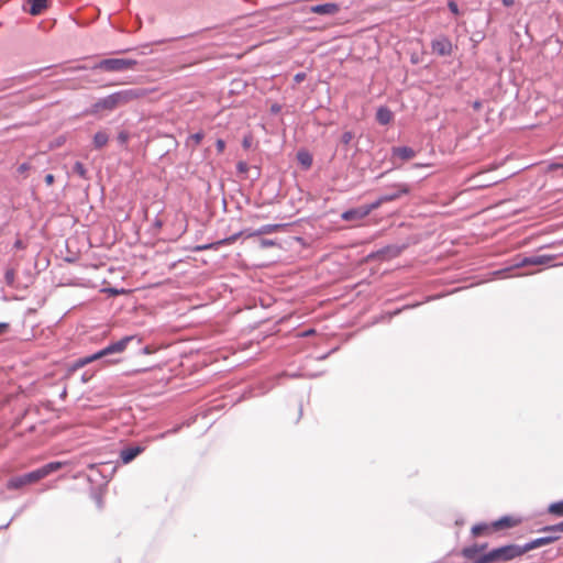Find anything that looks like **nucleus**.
I'll return each mask as SVG.
<instances>
[{
    "label": "nucleus",
    "instance_id": "f257e3e1",
    "mask_svg": "<svg viewBox=\"0 0 563 563\" xmlns=\"http://www.w3.org/2000/svg\"><path fill=\"white\" fill-rule=\"evenodd\" d=\"M153 89L133 88L112 93L92 106L91 113H101L103 111H112L118 107L146 96Z\"/></svg>",
    "mask_w": 563,
    "mask_h": 563
},
{
    "label": "nucleus",
    "instance_id": "f03ea898",
    "mask_svg": "<svg viewBox=\"0 0 563 563\" xmlns=\"http://www.w3.org/2000/svg\"><path fill=\"white\" fill-rule=\"evenodd\" d=\"M67 465V462H51L45 464L44 466L32 471L27 474L12 477L8 481L7 487L9 489H19L25 485L34 484L44 477L48 476L49 474L60 470L63 466Z\"/></svg>",
    "mask_w": 563,
    "mask_h": 563
},
{
    "label": "nucleus",
    "instance_id": "7ed1b4c3",
    "mask_svg": "<svg viewBox=\"0 0 563 563\" xmlns=\"http://www.w3.org/2000/svg\"><path fill=\"white\" fill-rule=\"evenodd\" d=\"M135 66V62L130 58H107L101 60L87 59L82 65L74 67V70H121Z\"/></svg>",
    "mask_w": 563,
    "mask_h": 563
},
{
    "label": "nucleus",
    "instance_id": "20e7f679",
    "mask_svg": "<svg viewBox=\"0 0 563 563\" xmlns=\"http://www.w3.org/2000/svg\"><path fill=\"white\" fill-rule=\"evenodd\" d=\"M523 555L522 548L517 544H508L489 551L476 559L474 563L507 562Z\"/></svg>",
    "mask_w": 563,
    "mask_h": 563
},
{
    "label": "nucleus",
    "instance_id": "39448f33",
    "mask_svg": "<svg viewBox=\"0 0 563 563\" xmlns=\"http://www.w3.org/2000/svg\"><path fill=\"white\" fill-rule=\"evenodd\" d=\"M132 340V336H125L121 340H119L115 343H112L104 347L103 350L86 357H81L77 360L69 368H68V375L73 374L78 368H81L86 366L87 364L97 361L106 355L112 354V353H121L126 349L128 343Z\"/></svg>",
    "mask_w": 563,
    "mask_h": 563
},
{
    "label": "nucleus",
    "instance_id": "423d86ee",
    "mask_svg": "<svg viewBox=\"0 0 563 563\" xmlns=\"http://www.w3.org/2000/svg\"><path fill=\"white\" fill-rule=\"evenodd\" d=\"M431 48L439 56H448L451 55L453 45L446 36L440 35L432 41Z\"/></svg>",
    "mask_w": 563,
    "mask_h": 563
},
{
    "label": "nucleus",
    "instance_id": "0eeeda50",
    "mask_svg": "<svg viewBox=\"0 0 563 563\" xmlns=\"http://www.w3.org/2000/svg\"><path fill=\"white\" fill-rule=\"evenodd\" d=\"M520 519L511 517V516H505L492 523V528L494 531L504 530V529H510L520 523Z\"/></svg>",
    "mask_w": 563,
    "mask_h": 563
},
{
    "label": "nucleus",
    "instance_id": "6e6552de",
    "mask_svg": "<svg viewBox=\"0 0 563 563\" xmlns=\"http://www.w3.org/2000/svg\"><path fill=\"white\" fill-rule=\"evenodd\" d=\"M339 10L340 8L335 3L317 4L310 8V12L321 15H333L336 14Z\"/></svg>",
    "mask_w": 563,
    "mask_h": 563
},
{
    "label": "nucleus",
    "instance_id": "1a4fd4ad",
    "mask_svg": "<svg viewBox=\"0 0 563 563\" xmlns=\"http://www.w3.org/2000/svg\"><path fill=\"white\" fill-rule=\"evenodd\" d=\"M558 539H559V537H542V538L534 539L531 542L521 547L522 552L525 554L533 549L550 544V543L556 541Z\"/></svg>",
    "mask_w": 563,
    "mask_h": 563
},
{
    "label": "nucleus",
    "instance_id": "9d476101",
    "mask_svg": "<svg viewBox=\"0 0 563 563\" xmlns=\"http://www.w3.org/2000/svg\"><path fill=\"white\" fill-rule=\"evenodd\" d=\"M367 217V210L364 206L346 210L342 213L341 218L345 221H358Z\"/></svg>",
    "mask_w": 563,
    "mask_h": 563
},
{
    "label": "nucleus",
    "instance_id": "9b49d317",
    "mask_svg": "<svg viewBox=\"0 0 563 563\" xmlns=\"http://www.w3.org/2000/svg\"><path fill=\"white\" fill-rule=\"evenodd\" d=\"M144 451L142 446H129L121 451L120 459L124 464L132 462L139 454Z\"/></svg>",
    "mask_w": 563,
    "mask_h": 563
},
{
    "label": "nucleus",
    "instance_id": "f8f14e48",
    "mask_svg": "<svg viewBox=\"0 0 563 563\" xmlns=\"http://www.w3.org/2000/svg\"><path fill=\"white\" fill-rule=\"evenodd\" d=\"M486 548H487V544H483V545L474 544L471 547H466L462 550V555L466 559L474 560V562H475L476 559L481 556L478 554L481 552H483Z\"/></svg>",
    "mask_w": 563,
    "mask_h": 563
},
{
    "label": "nucleus",
    "instance_id": "ddd939ff",
    "mask_svg": "<svg viewBox=\"0 0 563 563\" xmlns=\"http://www.w3.org/2000/svg\"><path fill=\"white\" fill-rule=\"evenodd\" d=\"M27 12L32 15H40L47 8V0H27Z\"/></svg>",
    "mask_w": 563,
    "mask_h": 563
},
{
    "label": "nucleus",
    "instance_id": "4468645a",
    "mask_svg": "<svg viewBox=\"0 0 563 563\" xmlns=\"http://www.w3.org/2000/svg\"><path fill=\"white\" fill-rule=\"evenodd\" d=\"M393 154L404 161H409L416 156V152L408 146L394 147Z\"/></svg>",
    "mask_w": 563,
    "mask_h": 563
},
{
    "label": "nucleus",
    "instance_id": "2eb2a0df",
    "mask_svg": "<svg viewBox=\"0 0 563 563\" xmlns=\"http://www.w3.org/2000/svg\"><path fill=\"white\" fill-rule=\"evenodd\" d=\"M394 119V114L393 112L386 108V107H380L378 110H377V113H376V120L383 124V125H386L388 123H390Z\"/></svg>",
    "mask_w": 563,
    "mask_h": 563
},
{
    "label": "nucleus",
    "instance_id": "dca6fc26",
    "mask_svg": "<svg viewBox=\"0 0 563 563\" xmlns=\"http://www.w3.org/2000/svg\"><path fill=\"white\" fill-rule=\"evenodd\" d=\"M283 228H284V224H265V225L261 227L258 230H256L252 233H249L247 236L271 234V233L279 231Z\"/></svg>",
    "mask_w": 563,
    "mask_h": 563
},
{
    "label": "nucleus",
    "instance_id": "f3484780",
    "mask_svg": "<svg viewBox=\"0 0 563 563\" xmlns=\"http://www.w3.org/2000/svg\"><path fill=\"white\" fill-rule=\"evenodd\" d=\"M395 200V196H380L376 201L371 205L364 206L365 210H367V216L378 209L383 203L390 202Z\"/></svg>",
    "mask_w": 563,
    "mask_h": 563
},
{
    "label": "nucleus",
    "instance_id": "a211bd4d",
    "mask_svg": "<svg viewBox=\"0 0 563 563\" xmlns=\"http://www.w3.org/2000/svg\"><path fill=\"white\" fill-rule=\"evenodd\" d=\"M393 188H395L396 191L390 192L387 196H395V200L400 198L402 195L409 194L411 190V188L408 184H396V185H393Z\"/></svg>",
    "mask_w": 563,
    "mask_h": 563
},
{
    "label": "nucleus",
    "instance_id": "6ab92c4d",
    "mask_svg": "<svg viewBox=\"0 0 563 563\" xmlns=\"http://www.w3.org/2000/svg\"><path fill=\"white\" fill-rule=\"evenodd\" d=\"M109 141V135L104 131H99L93 136V145L96 148L103 147Z\"/></svg>",
    "mask_w": 563,
    "mask_h": 563
},
{
    "label": "nucleus",
    "instance_id": "aec40b11",
    "mask_svg": "<svg viewBox=\"0 0 563 563\" xmlns=\"http://www.w3.org/2000/svg\"><path fill=\"white\" fill-rule=\"evenodd\" d=\"M492 531H494V529L492 528V525H486V523L476 525L472 528V533L475 537H478L482 534H488Z\"/></svg>",
    "mask_w": 563,
    "mask_h": 563
},
{
    "label": "nucleus",
    "instance_id": "412c9836",
    "mask_svg": "<svg viewBox=\"0 0 563 563\" xmlns=\"http://www.w3.org/2000/svg\"><path fill=\"white\" fill-rule=\"evenodd\" d=\"M554 260V255H534L531 256L530 263L532 265H547L550 264Z\"/></svg>",
    "mask_w": 563,
    "mask_h": 563
},
{
    "label": "nucleus",
    "instance_id": "4be33fe9",
    "mask_svg": "<svg viewBox=\"0 0 563 563\" xmlns=\"http://www.w3.org/2000/svg\"><path fill=\"white\" fill-rule=\"evenodd\" d=\"M297 158L305 168H309L312 164V157L307 152H299L297 154Z\"/></svg>",
    "mask_w": 563,
    "mask_h": 563
},
{
    "label": "nucleus",
    "instance_id": "5701e85b",
    "mask_svg": "<svg viewBox=\"0 0 563 563\" xmlns=\"http://www.w3.org/2000/svg\"><path fill=\"white\" fill-rule=\"evenodd\" d=\"M203 133L202 132H198V133H195L192 135H190L186 142V145L187 146H192V147H196L197 145L200 144V142L202 141L203 139Z\"/></svg>",
    "mask_w": 563,
    "mask_h": 563
},
{
    "label": "nucleus",
    "instance_id": "b1692460",
    "mask_svg": "<svg viewBox=\"0 0 563 563\" xmlns=\"http://www.w3.org/2000/svg\"><path fill=\"white\" fill-rule=\"evenodd\" d=\"M549 512L559 517H563V500L551 504L549 507Z\"/></svg>",
    "mask_w": 563,
    "mask_h": 563
},
{
    "label": "nucleus",
    "instance_id": "393cba45",
    "mask_svg": "<svg viewBox=\"0 0 563 563\" xmlns=\"http://www.w3.org/2000/svg\"><path fill=\"white\" fill-rule=\"evenodd\" d=\"M74 172L79 175L81 178H87V169L82 163L76 162L74 165Z\"/></svg>",
    "mask_w": 563,
    "mask_h": 563
},
{
    "label": "nucleus",
    "instance_id": "a878e982",
    "mask_svg": "<svg viewBox=\"0 0 563 563\" xmlns=\"http://www.w3.org/2000/svg\"><path fill=\"white\" fill-rule=\"evenodd\" d=\"M4 279L9 286H13L15 282V271L13 268H8L4 274Z\"/></svg>",
    "mask_w": 563,
    "mask_h": 563
},
{
    "label": "nucleus",
    "instance_id": "bb28decb",
    "mask_svg": "<svg viewBox=\"0 0 563 563\" xmlns=\"http://www.w3.org/2000/svg\"><path fill=\"white\" fill-rule=\"evenodd\" d=\"M544 532H563V521L554 525L543 528Z\"/></svg>",
    "mask_w": 563,
    "mask_h": 563
},
{
    "label": "nucleus",
    "instance_id": "cd10ccee",
    "mask_svg": "<svg viewBox=\"0 0 563 563\" xmlns=\"http://www.w3.org/2000/svg\"><path fill=\"white\" fill-rule=\"evenodd\" d=\"M499 180H493V181H484V180H481V183H476L474 184L472 187L473 188H487L492 185H495L497 184Z\"/></svg>",
    "mask_w": 563,
    "mask_h": 563
},
{
    "label": "nucleus",
    "instance_id": "c85d7f7f",
    "mask_svg": "<svg viewBox=\"0 0 563 563\" xmlns=\"http://www.w3.org/2000/svg\"><path fill=\"white\" fill-rule=\"evenodd\" d=\"M499 180H493V181H484V180H481V183H476L474 184L472 187L473 188H487L492 185H495L497 184Z\"/></svg>",
    "mask_w": 563,
    "mask_h": 563
},
{
    "label": "nucleus",
    "instance_id": "c756f323",
    "mask_svg": "<svg viewBox=\"0 0 563 563\" xmlns=\"http://www.w3.org/2000/svg\"><path fill=\"white\" fill-rule=\"evenodd\" d=\"M129 133L125 131H122L118 134V141L120 144L125 145L129 141Z\"/></svg>",
    "mask_w": 563,
    "mask_h": 563
},
{
    "label": "nucleus",
    "instance_id": "7c9ffc66",
    "mask_svg": "<svg viewBox=\"0 0 563 563\" xmlns=\"http://www.w3.org/2000/svg\"><path fill=\"white\" fill-rule=\"evenodd\" d=\"M353 139V134L350 131H346L342 134L341 141L344 144H349Z\"/></svg>",
    "mask_w": 563,
    "mask_h": 563
},
{
    "label": "nucleus",
    "instance_id": "2f4dec72",
    "mask_svg": "<svg viewBox=\"0 0 563 563\" xmlns=\"http://www.w3.org/2000/svg\"><path fill=\"white\" fill-rule=\"evenodd\" d=\"M31 169V165L29 163H23L18 167L19 174H26Z\"/></svg>",
    "mask_w": 563,
    "mask_h": 563
},
{
    "label": "nucleus",
    "instance_id": "473e14b6",
    "mask_svg": "<svg viewBox=\"0 0 563 563\" xmlns=\"http://www.w3.org/2000/svg\"><path fill=\"white\" fill-rule=\"evenodd\" d=\"M216 147H217V151L218 153H223L224 148H225V143L223 140L219 139L217 142H216Z\"/></svg>",
    "mask_w": 563,
    "mask_h": 563
},
{
    "label": "nucleus",
    "instance_id": "72a5a7b5",
    "mask_svg": "<svg viewBox=\"0 0 563 563\" xmlns=\"http://www.w3.org/2000/svg\"><path fill=\"white\" fill-rule=\"evenodd\" d=\"M530 261H531V256H529V257H523V258H522V260L517 264V266H519V267L530 266V265H532V263H530Z\"/></svg>",
    "mask_w": 563,
    "mask_h": 563
},
{
    "label": "nucleus",
    "instance_id": "f704fd0d",
    "mask_svg": "<svg viewBox=\"0 0 563 563\" xmlns=\"http://www.w3.org/2000/svg\"><path fill=\"white\" fill-rule=\"evenodd\" d=\"M275 245V242L273 240H262L261 241V246L262 247H271V246H274Z\"/></svg>",
    "mask_w": 563,
    "mask_h": 563
},
{
    "label": "nucleus",
    "instance_id": "c9c22d12",
    "mask_svg": "<svg viewBox=\"0 0 563 563\" xmlns=\"http://www.w3.org/2000/svg\"><path fill=\"white\" fill-rule=\"evenodd\" d=\"M10 324L7 322H0V335L8 332Z\"/></svg>",
    "mask_w": 563,
    "mask_h": 563
},
{
    "label": "nucleus",
    "instance_id": "e433bc0d",
    "mask_svg": "<svg viewBox=\"0 0 563 563\" xmlns=\"http://www.w3.org/2000/svg\"><path fill=\"white\" fill-rule=\"evenodd\" d=\"M449 9L452 13L457 14L459 13V7L455 2L451 1L449 2Z\"/></svg>",
    "mask_w": 563,
    "mask_h": 563
},
{
    "label": "nucleus",
    "instance_id": "4c0bfd02",
    "mask_svg": "<svg viewBox=\"0 0 563 563\" xmlns=\"http://www.w3.org/2000/svg\"><path fill=\"white\" fill-rule=\"evenodd\" d=\"M54 181H55L54 175H52V174H47V175L45 176V184H46L47 186H52V185L54 184Z\"/></svg>",
    "mask_w": 563,
    "mask_h": 563
},
{
    "label": "nucleus",
    "instance_id": "58836bf2",
    "mask_svg": "<svg viewBox=\"0 0 563 563\" xmlns=\"http://www.w3.org/2000/svg\"><path fill=\"white\" fill-rule=\"evenodd\" d=\"M305 77H306L305 73H297L296 76H295V81L296 82H301L302 80H305Z\"/></svg>",
    "mask_w": 563,
    "mask_h": 563
},
{
    "label": "nucleus",
    "instance_id": "ea45409f",
    "mask_svg": "<svg viewBox=\"0 0 563 563\" xmlns=\"http://www.w3.org/2000/svg\"><path fill=\"white\" fill-rule=\"evenodd\" d=\"M238 169H239L240 172H242V173L246 172V170H247V165H246V163H244V162H240V163L238 164Z\"/></svg>",
    "mask_w": 563,
    "mask_h": 563
},
{
    "label": "nucleus",
    "instance_id": "a19ab883",
    "mask_svg": "<svg viewBox=\"0 0 563 563\" xmlns=\"http://www.w3.org/2000/svg\"><path fill=\"white\" fill-rule=\"evenodd\" d=\"M503 4L506 7H511L515 3V0H501Z\"/></svg>",
    "mask_w": 563,
    "mask_h": 563
},
{
    "label": "nucleus",
    "instance_id": "79ce46f5",
    "mask_svg": "<svg viewBox=\"0 0 563 563\" xmlns=\"http://www.w3.org/2000/svg\"><path fill=\"white\" fill-rule=\"evenodd\" d=\"M14 247L23 249L24 247L23 242L21 240H16L15 243H14Z\"/></svg>",
    "mask_w": 563,
    "mask_h": 563
},
{
    "label": "nucleus",
    "instance_id": "37998d69",
    "mask_svg": "<svg viewBox=\"0 0 563 563\" xmlns=\"http://www.w3.org/2000/svg\"><path fill=\"white\" fill-rule=\"evenodd\" d=\"M108 291H109L110 294H112V295H119V294H122L124 290L109 289Z\"/></svg>",
    "mask_w": 563,
    "mask_h": 563
},
{
    "label": "nucleus",
    "instance_id": "c03bdc74",
    "mask_svg": "<svg viewBox=\"0 0 563 563\" xmlns=\"http://www.w3.org/2000/svg\"><path fill=\"white\" fill-rule=\"evenodd\" d=\"M243 145H244V147H249L250 146V143H249V141L246 139L244 140Z\"/></svg>",
    "mask_w": 563,
    "mask_h": 563
},
{
    "label": "nucleus",
    "instance_id": "a18cd8bd",
    "mask_svg": "<svg viewBox=\"0 0 563 563\" xmlns=\"http://www.w3.org/2000/svg\"><path fill=\"white\" fill-rule=\"evenodd\" d=\"M551 534L549 537H559V532H550Z\"/></svg>",
    "mask_w": 563,
    "mask_h": 563
},
{
    "label": "nucleus",
    "instance_id": "49530a36",
    "mask_svg": "<svg viewBox=\"0 0 563 563\" xmlns=\"http://www.w3.org/2000/svg\"><path fill=\"white\" fill-rule=\"evenodd\" d=\"M66 395H67V391H66V389H64V391L62 393V397L65 398Z\"/></svg>",
    "mask_w": 563,
    "mask_h": 563
},
{
    "label": "nucleus",
    "instance_id": "de8ad7c7",
    "mask_svg": "<svg viewBox=\"0 0 563 563\" xmlns=\"http://www.w3.org/2000/svg\"><path fill=\"white\" fill-rule=\"evenodd\" d=\"M558 167H563V165H559V164L552 165V168H558Z\"/></svg>",
    "mask_w": 563,
    "mask_h": 563
},
{
    "label": "nucleus",
    "instance_id": "09e8293b",
    "mask_svg": "<svg viewBox=\"0 0 563 563\" xmlns=\"http://www.w3.org/2000/svg\"><path fill=\"white\" fill-rule=\"evenodd\" d=\"M563 2V0H561Z\"/></svg>",
    "mask_w": 563,
    "mask_h": 563
}]
</instances>
